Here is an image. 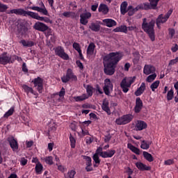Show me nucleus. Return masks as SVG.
<instances>
[{
    "label": "nucleus",
    "instance_id": "nucleus-1",
    "mask_svg": "<svg viewBox=\"0 0 178 178\" xmlns=\"http://www.w3.org/2000/svg\"><path fill=\"white\" fill-rule=\"evenodd\" d=\"M122 60L120 52H111L103 57L104 72L106 76H113L116 72L118 63Z\"/></svg>",
    "mask_w": 178,
    "mask_h": 178
},
{
    "label": "nucleus",
    "instance_id": "nucleus-2",
    "mask_svg": "<svg viewBox=\"0 0 178 178\" xmlns=\"http://www.w3.org/2000/svg\"><path fill=\"white\" fill-rule=\"evenodd\" d=\"M155 20L152 19L149 22H147V18H144L142 23V29L146 33L151 41H155Z\"/></svg>",
    "mask_w": 178,
    "mask_h": 178
},
{
    "label": "nucleus",
    "instance_id": "nucleus-3",
    "mask_svg": "<svg viewBox=\"0 0 178 178\" xmlns=\"http://www.w3.org/2000/svg\"><path fill=\"white\" fill-rule=\"evenodd\" d=\"M63 83H69V81H77V76L73 72V70L68 68L67 70L65 75L61 77Z\"/></svg>",
    "mask_w": 178,
    "mask_h": 178
},
{
    "label": "nucleus",
    "instance_id": "nucleus-4",
    "mask_svg": "<svg viewBox=\"0 0 178 178\" xmlns=\"http://www.w3.org/2000/svg\"><path fill=\"white\" fill-rule=\"evenodd\" d=\"M134 118V116L131 114L124 115L115 120V123L118 126H123L124 124H128Z\"/></svg>",
    "mask_w": 178,
    "mask_h": 178
},
{
    "label": "nucleus",
    "instance_id": "nucleus-5",
    "mask_svg": "<svg viewBox=\"0 0 178 178\" xmlns=\"http://www.w3.org/2000/svg\"><path fill=\"white\" fill-rule=\"evenodd\" d=\"M170 15H172V11L169 10L165 15L160 14L156 19V26L161 29V24H163V23H166L168 22V19L170 17Z\"/></svg>",
    "mask_w": 178,
    "mask_h": 178
},
{
    "label": "nucleus",
    "instance_id": "nucleus-6",
    "mask_svg": "<svg viewBox=\"0 0 178 178\" xmlns=\"http://www.w3.org/2000/svg\"><path fill=\"white\" fill-rule=\"evenodd\" d=\"M103 91L106 95H111V92L113 91V83L111 81V79H106L104 80V86L103 87Z\"/></svg>",
    "mask_w": 178,
    "mask_h": 178
},
{
    "label": "nucleus",
    "instance_id": "nucleus-7",
    "mask_svg": "<svg viewBox=\"0 0 178 178\" xmlns=\"http://www.w3.org/2000/svg\"><path fill=\"white\" fill-rule=\"evenodd\" d=\"M39 6H29L28 7V9H30L31 10H36V12H40V13H42V15H44V16H48V10H47V8H45V4L42 1H40L39 3Z\"/></svg>",
    "mask_w": 178,
    "mask_h": 178
},
{
    "label": "nucleus",
    "instance_id": "nucleus-8",
    "mask_svg": "<svg viewBox=\"0 0 178 178\" xmlns=\"http://www.w3.org/2000/svg\"><path fill=\"white\" fill-rule=\"evenodd\" d=\"M54 52L56 56H59V58H61L64 60H69V55L65 52V49L62 46L56 47Z\"/></svg>",
    "mask_w": 178,
    "mask_h": 178
},
{
    "label": "nucleus",
    "instance_id": "nucleus-9",
    "mask_svg": "<svg viewBox=\"0 0 178 178\" xmlns=\"http://www.w3.org/2000/svg\"><path fill=\"white\" fill-rule=\"evenodd\" d=\"M7 141L13 152H17L19 149V143L17 142V139L15 138L13 136H9L7 138Z\"/></svg>",
    "mask_w": 178,
    "mask_h": 178
},
{
    "label": "nucleus",
    "instance_id": "nucleus-10",
    "mask_svg": "<svg viewBox=\"0 0 178 178\" xmlns=\"http://www.w3.org/2000/svg\"><path fill=\"white\" fill-rule=\"evenodd\" d=\"M32 83L34 84V87H37L38 92L41 94L44 88V79L40 76H38L32 81Z\"/></svg>",
    "mask_w": 178,
    "mask_h": 178
},
{
    "label": "nucleus",
    "instance_id": "nucleus-11",
    "mask_svg": "<svg viewBox=\"0 0 178 178\" xmlns=\"http://www.w3.org/2000/svg\"><path fill=\"white\" fill-rule=\"evenodd\" d=\"M13 63V60H12V56H10L6 52H3L1 55H0V65H8Z\"/></svg>",
    "mask_w": 178,
    "mask_h": 178
},
{
    "label": "nucleus",
    "instance_id": "nucleus-12",
    "mask_svg": "<svg viewBox=\"0 0 178 178\" xmlns=\"http://www.w3.org/2000/svg\"><path fill=\"white\" fill-rule=\"evenodd\" d=\"M33 29L38 31H42V33H45L48 30V26L41 22H37L33 25Z\"/></svg>",
    "mask_w": 178,
    "mask_h": 178
},
{
    "label": "nucleus",
    "instance_id": "nucleus-13",
    "mask_svg": "<svg viewBox=\"0 0 178 178\" xmlns=\"http://www.w3.org/2000/svg\"><path fill=\"white\" fill-rule=\"evenodd\" d=\"M91 17V13H83L80 15V23L83 26H87L88 24V19Z\"/></svg>",
    "mask_w": 178,
    "mask_h": 178
},
{
    "label": "nucleus",
    "instance_id": "nucleus-14",
    "mask_svg": "<svg viewBox=\"0 0 178 178\" xmlns=\"http://www.w3.org/2000/svg\"><path fill=\"white\" fill-rule=\"evenodd\" d=\"M143 100H141V98L137 97L136 99V105L134 107L135 113H140L141 112V110L143 109Z\"/></svg>",
    "mask_w": 178,
    "mask_h": 178
},
{
    "label": "nucleus",
    "instance_id": "nucleus-15",
    "mask_svg": "<svg viewBox=\"0 0 178 178\" xmlns=\"http://www.w3.org/2000/svg\"><path fill=\"white\" fill-rule=\"evenodd\" d=\"M147 127L148 125L147 124V122H145V121L138 120L135 125V129L136 131H141L145 129H147Z\"/></svg>",
    "mask_w": 178,
    "mask_h": 178
},
{
    "label": "nucleus",
    "instance_id": "nucleus-16",
    "mask_svg": "<svg viewBox=\"0 0 178 178\" xmlns=\"http://www.w3.org/2000/svg\"><path fill=\"white\" fill-rule=\"evenodd\" d=\"M120 87L123 91V92H128L129 88H130V86H129V81H127V79L124 78L121 83H120Z\"/></svg>",
    "mask_w": 178,
    "mask_h": 178
},
{
    "label": "nucleus",
    "instance_id": "nucleus-17",
    "mask_svg": "<svg viewBox=\"0 0 178 178\" xmlns=\"http://www.w3.org/2000/svg\"><path fill=\"white\" fill-rule=\"evenodd\" d=\"M26 10H24V9L22 8H17V9H13L10 10V13L11 14H14V15H17L19 16H25L26 17Z\"/></svg>",
    "mask_w": 178,
    "mask_h": 178
},
{
    "label": "nucleus",
    "instance_id": "nucleus-18",
    "mask_svg": "<svg viewBox=\"0 0 178 178\" xmlns=\"http://www.w3.org/2000/svg\"><path fill=\"white\" fill-rule=\"evenodd\" d=\"M143 73L147 74V76H148V74H151V73H155V67L149 65H145Z\"/></svg>",
    "mask_w": 178,
    "mask_h": 178
},
{
    "label": "nucleus",
    "instance_id": "nucleus-19",
    "mask_svg": "<svg viewBox=\"0 0 178 178\" xmlns=\"http://www.w3.org/2000/svg\"><path fill=\"white\" fill-rule=\"evenodd\" d=\"M98 12L103 15H108L109 13V7L106 4L101 3L98 8Z\"/></svg>",
    "mask_w": 178,
    "mask_h": 178
},
{
    "label": "nucleus",
    "instance_id": "nucleus-20",
    "mask_svg": "<svg viewBox=\"0 0 178 178\" xmlns=\"http://www.w3.org/2000/svg\"><path fill=\"white\" fill-rule=\"evenodd\" d=\"M136 166L139 170H141L142 172H144V170H151V167L147 166V165L141 162L136 163Z\"/></svg>",
    "mask_w": 178,
    "mask_h": 178
},
{
    "label": "nucleus",
    "instance_id": "nucleus-21",
    "mask_svg": "<svg viewBox=\"0 0 178 178\" xmlns=\"http://www.w3.org/2000/svg\"><path fill=\"white\" fill-rule=\"evenodd\" d=\"M144 91H145V83L143 82L140 86L134 92V95L136 97H140V95L144 94Z\"/></svg>",
    "mask_w": 178,
    "mask_h": 178
},
{
    "label": "nucleus",
    "instance_id": "nucleus-22",
    "mask_svg": "<svg viewBox=\"0 0 178 178\" xmlns=\"http://www.w3.org/2000/svg\"><path fill=\"white\" fill-rule=\"evenodd\" d=\"M94 51H95V44L90 42L88 47L86 54L89 56H92L94 55Z\"/></svg>",
    "mask_w": 178,
    "mask_h": 178
},
{
    "label": "nucleus",
    "instance_id": "nucleus-23",
    "mask_svg": "<svg viewBox=\"0 0 178 178\" xmlns=\"http://www.w3.org/2000/svg\"><path fill=\"white\" fill-rule=\"evenodd\" d=\"M103 23L105 24L106 27H113V26H116V24H118L116 21H115L113 19H103Z\"/></svg>",
    "mask_w": 178,
    "mask_h": 178
},
{
    "label": "nucleus",
    "instance_id": "nucleus-24",
    "mask_svg": "<svg viewBox=\"0 0 178 178\" xmlns=\"http://www.w3.org/2000/svg\"><path fill=\"white\" fill-rule=\"evenodd\" d=\"M102 108L104 112L107 113V115H111V108H109V102L104 99L103 101Z\"/></svg>",
    "mask_w": 178,
    "mask_h": 178
},
{
    "label": "nucleus",
    "instance_id": "nucleus-25",
    "mask_svg": "<svg viewBox=\"0 0 178 178\" xmlns=\"http://www.w3.org/2000/svg\"><path fill=\"white\" fill-rule=\"evenodd\" d=\"M113 31L114 33H124L125 34H127V26L125 25H121L114 29Z\"/></svg>",
    "mask_w": 178,
    "mask_h": 178
},
{
    "label": "nucleus",
    "instance_id": "nucleus-26",
    "mask_svg": "<svg viewBox=\"0 0 178 178\" xmlns=\"http://www.w3.org/2000/svg\"><path fill=\"white\" fill-rule=\"evenodd\" d=\"M115 154H116V150L115 149H111V150H108V152H103V153H102V158H112V156H113V155H115Z\"/></svg>",
    "mask_w": 178,
    "mask_h": 178
},
{
    "label": "nucleus",
    "instance_id": "nucleus-27",
    "mask_svg": "<svg viewBox=\"0 0 178 178\" xmlns=\"http://www.w3.org/2000/svg\"><path fill=\"white\" fill-rule=\"evenodd\" d=\"M27 16H29L30 17H31L32 19H35V20H40V19H41V16H40L38 13H34L33 11H26L25 17H27Z\"/></svg>",
    "mask_w": 178,
    "mask_h": 178
},
{
    "label": "nucleus",
    "instance_id": "nucleus-28",
    "mask_svg": "<svg viewBox=\"0 0 178 178\" xmlns=\"http://www.w3.org/2000/svg\"><path fill=\"white\" fill-rule=\"evenodd\" d=\"M127 148H129L130 151H131L132 152H134V154H136V155H140V149L137 148L136 147L133 145V144L131 143L127 144Z\"/></svg>",
    "mask_w": 178,
    "mask_h": 178
},
{
    "label": "nucleus",
    "instance_id": "nucleus-29",
    "mask_svg": "<svg viewBox=\"0 0 178 178\" xmlns=\"http://www.w3.org/2000/svg\"><path fill=\"white\" fill-rule=\"evenodd\" d=\"M74 99L75 102H81L83 101H86V99H88V95L87 94L83 93L81 96H75L74 97Z\"/></svg>",
    "mask_w": 178,
    "mask_h": 178
},
{
    "label": "nucleus",
    "instance_id": "nucleus-30",
    "mask_svg": "<svg viewBox=\"0 0 178 178\" xmlns=\"http://www.w3.org/2000/svg\"><path fill=\"white\" fill-rule=\"evenodd\" d=\"M127 1H123L120 5V13L121 15H126L127 13Z\"/></svg>",
    "mask_w": 178,
    "mask_h": 178
},
{
    "label": "nucleus",
    "instance_id": "nucleus-31",
    "mask_svg": "<svg viewBox=\"0 0 178 178\" xmlns=\"http://www.w3.org/2000/svg\"><path fill=\"white\" fill-rule=\"evenodd\" d=\"M89 29H90V30H92V31L98 33V31H99V30H101V25L92 22V23H91L90 26H89Z\"/></svg>",
    "mask_w": 178,
    "mask_h": 178
},
{
    "label": "nucleus",
    "instance_id": "nucleus-32",
    "mask_svg": "<svg viewBox=\"0 0 178 178\" xmlns=\"http://www.w3.org/2000/svg\"><path fill=\"white\" fill-rule=\"evenodd\" d=\"M22 88L24 91V92H26V94H27V95H29V94H34V90H33V88L29 87V86L24 84L22 85Z\"/></svg>",
    "mask_w": 178,
    "mask_h": 178
},
{
    "label": "nucleus",
    "instance_id": "nucleus-33",
    "mask_svg": "<svg viewBox=\"0 0 178 178\" xmlns=\"http://www.w3.org/2000/svg\"><path fill=\"white\" fill-rule=\"evenodd\" d=\"M152 144V141H146V140H143L140 145V148L142 149H149V145Z\"/></svg>",
    "mask_w": 178,
    "mask_h": 178
},
{
    "label": "nucleus",
    "instance_id": "nucleus-34",
    "mask_svg": "<svg viewBox=\"0 0 178 178\" xmlns=\"http://www.w3.org/2000/svg\"><path fill=\"white\" fill-rule=\"evenodd\" d=\"M143 154L146 161L148 162H154V157L152 156V154L148 153L147 152H143Z\"/></svg>",
    "mask_w": 178,
    "mask_h": 178
},
{
    "label": "nucleus",
    "instance_id": "nucleus-35",
    "mask_svg": "<svg viewBox=\"0 0 178 178\" xmlns=\"http://www.w3.org/2000/svg\"><path fill=\"white\" fill-rule=\"evenodd\" d=\"M43 169H44V166H42V164H41V163L40 162H38L35 167V170L37 175H41L42 173Z\"/></svg>",
    "mask_w": 178,
    "mask_h": 178
},
{
    "label": "nucleus",
    "instance_id": "nucleus-36",
    "mask_svg": "<svg viewBox=\"0 0 178 178\" xmlns=\"http://www.w3.org/2000/svg\"><path fill=\"white\" fill-rule=\"evenodd\" d=\"M140 9H144V10H149V9H155L152 7L151 3H144L140 7Z\"/></svg>",
    "mask_w": 178,
    "mask_h": 178
},
{
    "label": "nucleus",
    "instance_id": "nucleus-37",
    "mask_svg": "<svg viewBox=\"0 0 178 178\" xmlns=\"http://www.w3.org/2000/svg\"><path fill=\"white\" fill-rule=\"evenodd\" d=\"M63 16H64V17H71V19H76V13L70 11L64 12L63 13Z\"/></svg>",
    "mask_w": 178,
    "mask_h": 178
},
{
    "label": "nucleus",
    "instance_id": "nucleus-38",
    "mask_svg": "<svg viewBox=\"0 0 178 178\" xmlns=\"http://www.w3.org/2000/svg\"><path fill=\"white\" fill-rule=\"evenodd\" d=\"M78 136L80 138H83V137H86V136H90V132H88V130L81 128V132H79Z\"/></svg>",
    "mask_w": 178,
    "mask_h": 178
},
{
    "label": "nucleus",
    "instance_id": "nucleus-39",
    "mask_svg": "<svg viewBox=\"0 0 178 178\" xmlns=\"http://www.w3.org/2000/svg\"><path fill=\"white\" fill-rule=\"evenodd\" d=\"M69 139L70 142L71 148H76V138L73 135H72V134H70Z\"/></svg>",
    "mask_w": 178,
    "mask_h": 178
},
{
    "label": "nucleus",
    "instance_id": "nucleus-40",
    "mask_svg": "<svg viewBox=\"0 0 178 178\" xmlns=\"http://www.w3.org/2000/svg\"><path fill=\"white\" fill-rule=\"evenodd\" d=\"M93 90L94 88L90 85H87L86 86V92L88 95V98H90V97H92V94H93Z\"/></svg>",
    "mask_w": 178,
    "mask_h": 178
},
{
    "label": "nucleus",
    "instance_id": "nucleus-41",
    "mask_svg": "<svg viewBox=\"0 0 178 178\" xmlns=\"http://www.w3.org/2000/svg\"><path fill=\"white\" fill-rule=\"evenodd\" d=\"M43 161L47 164V165H54V157L52 156H46L44 158Z\"/></svg>",
    "mask_w": 178,
    "mask_h": 178
},
{
    "label": "nucleus",
    "instance_id": "nucleus-42",
    "mask_svg": "<svg viewBox=\"0 0 178 178\" xmlns=\"http://www.w3.org/2000/svg\"><path fill=\"white\" fill-rule=\"evenodd\" d=\"M82 158L86 161V166H92V160L88 156L82 155Z\"/></svg>",
    "mask_w": 178,
    "mask_h": 178
},
{
    "label": "nucleus",
    "instance_id": "nucleus-43",
    "mask_svg": "<svg viewBox=\"0 0 178 178\" xmlns=\"http://www.w3.org/2000/svg\"><path fill=\"white\" fill-rule=\"evenodd\" d=\"M161 83V81H156L154 82H153L152 83V85L150 86V88L152 90V91H155V90H156V88H158V87H159V84Z\"/></svg>",
    "mask_w": 178,
    "mask_h": 178
},
{
    "label": "nucleus",
    "instance_id": "nucleus-44",
    "mask_svg": "<svg viewBox=\"0 0 178 178\" xmlns=\"http://www.w3.org/2000/svg\"><path fill=\"white\" fill-rule=\"evenodd\" d=\"M175 96V91L173 89H170L167 93V99L168 101H172L173 99V97Z\"/></svg>",
    "mask_w": 178,
    "mask_h": 178
},
{
    "label": "nucleus",
    "instance_id": "nucleus-45",
    "mask_svg": "<svg viewBox=\"0 0 178 178\" xmlns=\"http://www.w3.org/2000/svg\"><path fill=\"white\" fill-rule=\"evenodd\" d=\"M15 113V107H11L6 113L3 115V118H9V116H12Z\"/></svg>",
    "mask_w": 178,
    "mask_h": 178
},
{
    "label": "nucleus",
    "instance_id": "nucleus-46",
    "mask_svg": "<svg viewBox=\"0 0 178 178\" xmlns=\"http://www.w3.org/2000/svg\"><path fill=\"white\" fill-rule=\"evenodd\" d=\"M92 159L96 165H99L101 163V159H99V156L97 154H95L92 156Z\"/></svg>",
    "mask_w": 178,
    "mask_h": 178
},
{
    "label": "nucleus",
    "instance_id": "nucleus-47",
    "mask_svg": "<svg viewBox=\"0 0 178 178\" xmlns=\"http://www.w3.org/2000/svg\"><path fill=\"white\" fill-rule=\"evenodd\" d=\"M155 79H156V74L154 73L147 76V83H152V81Z\"/></svg>",
    "mask_w": 178,
    "mask_h": 178
},
{
    "label": "nucleus",
    "instance_id": "nucleus-48",
    "mask_svg": "<svg viewBox=\"0 0 178 178\" xmlns=\"http://www.w3.org/2000/svg\"><path fill=\"white\" fill-rule=\"evenodd\" d=\"M72 47L75 51H77L78 52H80L81 51V47L80 46V44L74 42L72 44Z\"/></svg>",
    "mask_w": 178,
    "mask_h": 178
},
{
    "label": "nucleus",
    "instance_id": "nucleus-49",
    "mask_svg": "<svg viewBox=\"0 0 178 178\" xmlns=\"http://www.w3.org/2000/svg\"><path fill=\"white\" fill-rule=\"evenodd\" d=\"M149 2L154 9H156V7L158 6V2H159V0H149Z\"/></svg>",
    "mask_w": 178,
    "mask_h": 178
},
{
    "label": "nucleus",
    "instance_id": "nucleus-50",
    "mask_svg": "<svg viewBox=\"0 0 178 178\" xmlns=\"http://www.w3.org/2000/svg\"><path fill=\"white\" fill-rule=\"evenodd\" d=\"M74 175H76V171L74 170H70L67 173V176L65 178H74Z\"/></svg>",
    "mask_w": 178,
    "mask_h": 178
},
{
    "label": "nucleus",
    "instance_id": "nucleus-51",
    "mask_svg": "<svg viewBox=\"0 0 178 178\" xmlns=\"http://www.w3.org/2000/svg\"><path fill=\"white\" fill-rule=\"evenodd\" d=\"M7 9H8V6L2 3H0V13L6 12Z\"/></svg>",
    "mask_w": 178,
    "mask_h": 178
},
{
    "label": "nucleus",
    "instance_id": "nucleus-52",
    "mask_svg": "<svg viewBox=\"0 0 178 178\" xmlns=\"http://www.w3.org/2000/svg\"><path fill=\"white\" fill-rule=\"evenodd\" d=\"M70 127L72 131H76V130H77V123L76 122H72Z\"/></svg>",
    "mask_w": 178,
    "mask_h": 178
},
{
    "label": "nucleus",
    "instance_id": "nucleus-53",
    "mask_svg": "<svg viewBox=\"0 0 178 178\" xmlns=\"http://www.w3.org/2000/svg\"><path fill=\"white\" fill-rule=\"evenodd\" d=\"M11 60H13V63H14L15 60L20 62L22 60V57H19L18 56L13 55V56H11Z\"/></svg>",
    "mask_w": 178,
    "mask_h": 178
},
{
    "label": "nucleus",
    "instance_id": "nucleus-54",
    "mask_svg": "<svg viewBox=\"0 0 178 178\" xmlns=\"http://www.w3.org/2000/svg\"><path fill=\"white\" fill-rule=\"evenodd\" d=\"M65 94H66V90H65V88L63 87L60 92L57 93V95H59V97L62 98V97H65Z\"/></svg>",
    "mask_w": 178,
    "mask_h": 178
},
{
    "label": "nucleus",
    "instance_id": "nucleus-55",
    "mask_svg": "<svg viewBox=\"0 0 178 178\" xmlns=\"http://www.w3.org/2000/svg\"><path fill=\"white\" fill-rule=\"evenodd\" d=\"M175 163V160L173 159H168L164 161V165L167 166H170V165H173Z\"/></svg>",
    "mask_w": 178,
    "mask_h": 178
},
{
    "label": "nucleus",
    "instance_id": "nucleus-56",
    "mask_svg": "<svg viewBox=\"0 0 178 178\" xmlns=\"http://www.w3.org/2000/svg\"><path fill=\"white\" fill-rule=\"evenodd\" d=\"M39 20L40 22H45V23H51V19L47 17H40V19H39Z\"/></svg>",
    "mask_w": 178,
    "mask_h": 178
},
{
    "label": "nucleus",
    "instance_id": "nucleus-57",
    "mask_svg": "<svg viewBox=\"0 0 178 178\" xmlns=\"http://www.w3.org/2000/svg\"><path fill=\"white\" fill-rule=\"evenodd\" d=\"M76 65H77L78 67H79L81 70H83V69H84V65H83V63L81 61H80V60H77L76 61Z\"/></svg>",
    "mask_w": 178,
    "mask_h": 178
},
{
    "label": "nucleus",
    "instance_id": "nucleus-58",
    "mask_svg": "<svg viewBox=\"0 0 178 178\" xmlns=\"http://www.w3.org/2000/svg\"><path fill=\"white\" fill-rule=\"evenodd\" d=\"M178 63V56L176 58L170 60L169 63V66H173V65H176Z\"/></svg>",
    "mask_w": 178,
    "mask_h": 178
},
{
    "label": "nucleus",
    "instance_id": "nucleus-59",
    "mask_svg": "<svg viewBox=\"0 0 178 178\" xmlns=\"http://www.w3.org/2000/svg\"><path fill=\"white\" fill-rule=\"evenodd\" d=\"M22 69L24 73H29V69L27 68V65H26V63H23Z\"/></svg>",
    "mask_w": 178,
    "mask_h": 178
},
{
    "label": "nucleus",
    "instance_id": "nucleus-60",
    "mask_svg": "<svg viewBox=\"0 0 178 178\" xmlns=\"http://www.w3.org/2000/svg\"><path fill=\"white\" fill-rule=\"evenodd\" d=\"M169 31V35H170V38H173V37L175 36V34L176 33V31H175V29H168Z\"/></svg>",
    "mask_w": 178,
    "mask_h": 178
},
{
    "label": "nucleus",
    "instance_id": "nucleus-61",
    "mask_svg": "<svg viewBox=\"0 0 178 178\" xmlns=\"http://www.w3.org/2000/svg\"><path fill=\"white\" fill-rule=\"evenodd\" d=\"M134 81H136V76H134L128 80V86L131 87V85L133 83H134Z\"/></svg>",
    "mask_w": 178,
    "mask_h": 178
},
{
    "label": "nucleus",
    "instance_id": "nucleus-62",
    "mask_svg": "<svg viewBox=\"0 0 178 178\" xmlns=\"http://www.w3.org/2000/svg\"><path fill=\"white\" fill-rule=\"evenodd\" d=\"M103 152L102 147H98L95 154H97V155H99L101 156Z\"/></svg>",
    "mask_w": 178,
    "mask_h": 178
},
{
    "label": "nucleus",
    "instance_id": "nucleus-63",
    "mask_svg": "<svg viewBox=\"0 0 178 178\" xmlns=\"http://www.w3.org/2000/svg\"><path fill=\"white\" fill-rule=\"evenodd\" d=\"M27 162H29V161L24 158H22L20 163L22 165V166H26V165H27Z\"/></svg>",
    "mask_w": 178,
    "mask_h": 178
},
{
    "label": "nucleus",
    "instance_id": "nucleus-64",
    "mask_svg": "<svg viewBox=\"0 0 178 178\" xmlns=\"http://www.w3.org/2000/svg\"><path fill=\"white\" fill-rule=\"evenodd\" d=\"M92 141H94V140L92 139L91 137L87 136L86 138V144H91L92 143Z\"/></svg>",
    "mask_w": 178,
    "mask_h": 178
}]
</instances>
